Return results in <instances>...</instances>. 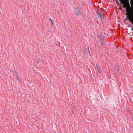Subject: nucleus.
<instances>
[{
    "mask_svg": "<svg viewBox=\"0 0 133 133\" xmlns=\"http://www.w3.org/2000/svg\"><path fill=\"white\" fill-rule=\"evenodd\" d=\"M119 1L121 3L123 4L124 7L126 8L127 12L126 15L128 16H127V17L130 22H131L132 18H133V16H132L131 13L132 9L129 4V0H119Z\"/></svg>",
    "mask_w": 133,
    "mask_h": 133,
    "instance_id": "1",
    "label": "nucleus"
},
{
    "mask_svg": "<svg viewBox=\"0 0 133 133\" xmlns=\"http://www.w3.org/2000/svg\"><path fill=\"white\" fill-rule=\"evenodd\" d=\"M130 4L131 5V7L132 9L131 12L132 11L133 12V0H130ZM132 16H133V14H132ZM133 21V18H132V20L131 22Z\"/></svg>",
    "mask_w": 133,
    "mask_h": 133,
    "instance_id": "2",
    "label": "nucleus"
},
{
    "mask_svg": "<svg viewBox=\"0 0 133 133\" xmlns=\"http://www.w3.org/2000/svg\"><path fill=\"white\" fill-rule=\"evenodd\" d=\"M97 14L98 17L102 18V14L100 12H97Z\"/></svg>",
    "mask_w": 133,
    "mask_h": 133,
    "instance_id": "3",
    "label": "nucleus"
},
{
    "mask_svg": "<svg viewBox=\"0 0 133 133\" xmlns=\"http://www.w3.org/2000/svg\"><path fill=\"white\" fill-rule=\"evenodd\" d=\"M96 66L97 68V72L99 73H100V71H101V69L98 68L97 65H96Z\"/></svg>",
    "mask_w": 133,
    "mask_h": 133,
    "instance_id": "4",
    "label": "nucleus"
},
{
    "mask_svg": "<svg viewBox=\"0 0 133 133\" xmlns=\"http://www.w3.org/2000/svg\"><path fill=\"white\" fill-rule=\"evenodd\" d=\"M51 23H52V24H54V23H53V22L52 21H51Z\"/></svg>",
    "mask_w": 133,
    "mask_h": 133,
    "instance_id": "5",
    "label": "nucleus"
},
{
    "mask_svg": "<svg viewBox=\"0 0 133 133\" xmlns=\"http://www.w3.org/2000/svg\"><path fill=\"white\" fill-rule=\"evenodd\" d=\"M49 20L51 22L52 21V20L51 19H49Z\"/></svg>",
    "mask_w": 133,
    "mask_h": 133,
    "instance_id": "6",
    "label": "nucleus"
},
{
    "mask_svg": "<svg viewBox=\"0 0 133 133\" xmlns=\"http://www.w3.org/2000/svg\"><path fill=\"white\" fill-rule=\"evenodd\" d=\"M131 22L133 24V21H132V22Z\"/></svg>",
    "mask_w": 133,
    "mask_h": 133,
    "instance_id": "7",
    "label": "nucleus"
},
{
    "mask_svg": "<svg viewBox=\"0 0 133 133\" xmlns=\"http://www.w3.org/2000/svg\"><path fill=\"white\" fill-rule=\"evenodd\" d=\"M16 75L17 76V77L18 78V76L17 75Z\"/></svg>",
    "mask_w": 133,
    "mask_h": 133,
    "instance_id": "8",
    "label": "nucleus"
}]
</instances>
